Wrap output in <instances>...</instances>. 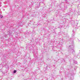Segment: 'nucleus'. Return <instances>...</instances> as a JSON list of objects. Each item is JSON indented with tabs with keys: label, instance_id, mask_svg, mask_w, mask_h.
<instances>
[{
	"label": "nucleus",
	"instance_id": "nucleus-6",
	"mask_svg": "<svg viewBox=\"0 0 80 80\" xmlns=\"http://www.w3.org/2000/svg\"><path fill=\"white\" fill-rule=\"evenodd\" d=\"M74 63H75V64H77V61H74Z\"/></svg>",
	"mask_w": 80,
	"mask_h": 80
},
{
	"label": "nucleus",
	"instance_id": "nucleus-16",
	"mask_svg": "<svg viewBox=\"0 0 80 80\" xmlns=\"http://www.w3.org/2000/svg\"><path fill=\"white\" fill-rule=\"evenodd\" d=\"M74 33H73V34H74Z\"/></svg>",
	"mask_w": 80,
	"mask_h": 80
},
{
	"label": "nucleus",
	"instance_id": "nucleus-2",
	"mask_svg": "<svg viewBox=\"0 0 80 80\" xmlns=\"http://www.w3.org/2000/svg\"><path fill=\"white\" fill-rule=\"evenodd\" d=\"M12 33V32L11 31H8V33L9 35H11Z\"/></svg>",
	"mask_w": 80,
	"mask_h": 80
},
{
	"label": "nucleus",
	"instance_id": "nucleus-1",
	"mask_svg": "<svg viewBox=\"0 0 80 80\" xmlns=\"http://www.w3.org/2000/svg\"><path fill=\"white\" fill-rule=\"evenodd\" d=\"M69 52H70V53H72L74 52H75V51H74V50L72 49H69L68 50Z\"/></svg>",
	"mask_w": 80,
	"mask_h": 80
},
{
	"label": "nucleus",
	"instance_id": "nucleus-10",
	"mask_svg": "<svg viewBox=\"0 0 80 80\" xmlns=\"http://www.w3.org/2000/svg\"><path fill=\"white\" fill-rule=\"evenodd\" d=\"M62 26H61V27H58L59 28H62Z\"/></svg>",
	"mask_w": 80,
	"mask_h": 80
},
{
	"label": "nucleus",
	"instance_id": "nucleus-15",
	"mask_svg": "<svg viewBox=\"0 0 80 80\" xmlns=\"http://www.w3.org/2000/svg\"><path fill=\"white\" fill-rule=\"evenodd\" d=\"M4 58H5V57H4Z\"/></svg>",
	"mask_w": 80,
	"mask_h": 80
},
{
	"label": "nucleus",
	"instance_id": "nucleus-13",
	"mask_svg": "<svg viewBox=\"0 0 80 80\" xmlns=\"http://www.w3.org/2000/svg\"><path fill=\"white\" fill-rule=\"evenodd\" d=\"M73 34H72V36H73Z\"/></svg>",
	"mask_w": 80,
	"mask_h": 80
},
{
	"label": "nucleus",
	"instance_id": "nucleus-14",
	"mask_svg": "<svg viewBox=\"0 0 80 80\" xmlns=\"http://www.w3.org/2000/svg\"><path fill=\"white\" fill-rule=\"evenodd\" d=\"M35 56H36H36H35H35H34L35 57Z\"/></svg>",
	"mask_w": 80,
	"mask_h": 80
},
{
	"label": "nucleus",
	"instance_id": "nucleus-7",
	"mask_svg": "<svg viewBox=\"0 0 80 80\" xmlns=\"http://www.w3.org/2000/svg\"><path fill=\"white\" fill-rule=\"evenodd\" d=\"M16 72H17V70H15L13 72V73H16Z\"/></svg>",
	"mask_w": 80,
	"mask_h": 80
},
{
	"label": "nucleus",
	"instance_id": "nucleus-12",
	"mask_svg": "<svg viewBox=\"0 0 80 80\" xmlns=\"http://www.w3.org/2000/svg\"><path fill=\"white\" fill-rule=\"evenodd\" d=\"M3 11H5V9L3 10Z\"/></svg>",
	"mask_w": 80,
	"mask_h": 80
},
{
	"label": "nucleus",
	"instance_id": "nucleus-9",
	"mask_svg": "<svg viewBox=\"0 0 80 80\" xmlns=\"http://www.w3.org/2000/svg\"><path fill=\"white\" fill-rule=\"evenodd\" d=\"M1 18H3V16L2 15H0Z\"/></svg>",
	"mask_w": 80,
	"mask_h": 80
},
{
	"label": "nucleus",
	"instance_id": "nucleus-5",
	"mask_svg": "<svg viewBox=\"0 0 80 80\" xmlns=\"http://www.w3.org/2000/svg\"><path fill=\"white\" fill-rule=\"evenodd\" d=\"M5 67H6V68H8V66L7 65H6L5 66Z\"/></svg>",
	"mask_w": 80,
	"mask_h": 80
},
{
	"label": "nucleus",
	"instance_id": "nucleus-17",
	"mask_svg": "<svg viewBox=\"0 0 80 80\" xmlns=\"http://www.w3.org/2000/svg\"><path fill=\"white\" fill-rule=\"evenodd\" d=\"M6 74H7V73H6Z\"/></svg>",
	"mask_w": 80,
	"mask_h": 80
},
{
	"label": "nucleus",
	"instance_id": "nucleus-3",
	"mask_svg": "<svg viewBox=\"0 0 80 80\" xmlns=\"http://www.w3.org/2000/svg\"><path fill=\"white\" fill-rule=\"evenodd\" d=\"M33 53L34 54L33 56H35V55H37V52H35L34 51H33Z\"/></svg>",
	"mask_w": 80,
	"mask_h": 80
},
{
	"label": "nucleus",
	"instance_id": "nucleus-4",
	"mask_svg": "<svg viewBox=\"0 0 80 80\" xmlns=\"http://www.w3.org/2000/svg\"><path fill=\"white\" fill-rule=\"evenodd\" d=\"M60 42H61V43H63V39H61V40H60Z\"/></svg>",
	"mask_w": 80,
	"mask_h": 80
},
{
	"label": "nucleus",
	"instance_id": "nucleus-8",
	"mask_svg": "<svg viewBox=\"0 0 80 80\" xmlns=\"http://www.w3.org/2000/svg\"><path fill=\"white\" fill-rule=\"evenodd\" d=\"M65 2L66 3H68V1H67V0H66L65 1Z\"/></svg>",
	"mask_w": 80,
	"mask_h": 80
},
{
	"label": "nucleus",
	"instance_id": "nucleus-11",
	"mask_svg": "<svg viewBox=\"0 0 80 80\" xmlns=\"http://www.w3.org/2000/svg\"><path fill=\"white\" fill-rule=\"evenodd\" d=\"M72 32H73V33H74V32H75V31L73 30V31H72Z\"/></svg>",
	"mask_w": 80,
	"mask_h": 80
}]
</instances>
